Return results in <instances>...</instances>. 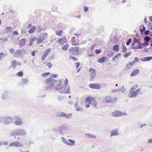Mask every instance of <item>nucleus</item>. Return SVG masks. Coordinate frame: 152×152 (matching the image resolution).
<instances>
[{
    "label": "nucleus",
    "instance_id": "2eb2a0df",
    "mask_svg": "<svg viewBox=\"0 0 152 152\" xmlns=\"http://www.w3.org/2000/svg\"><path fill=\"white\" fill-rule=\"evenodd\" d=\"M90 72L91 79L90 80H94L95 77V70L93 68H91L89 70Z\"/></svg>",
    "mask_w": 152,
    "mask_h": 152
},
{
    "label": "nucleus",
    "instance_id": "0eeeda50",
    "mask_svg": "<svg viewBox=\"0 0 152 152\" xmlns=\"http://www.w3.org/2000/svg\"><path fill=\"white\" fill-rule=\"evenodd\" d=\"M14 124L16 126H20L23 124V122L22 119L18 115H15L13 117Z\"/></svg>",
    "mask_w": 152,
    "mask_h": 152
},
{
    "label": "nucleus",
    "instance_id": "5701e85b",
    "mask_svg": "<svg viewBox=\"0 0 152 152\" xmlns=\"http://www.w3.org/2000/svg\"><path fill=\"white\" fill-rule=\"evenodd\" d=\"M139 72V70L138 69L134 70L130 74L131 77L137 75Z\"/></svg>",
    "mask_w": 152,
    "mask_h": 152
},
{
    "label": "nucleus",
    "instance_id": "052dcab7",
    "mask_svg": "<svg viewBox=\"0 0 152 152\" xmlns=\"http://www.w3.org/2000/svg\"><path fill=\"white\" fill-rule=\"evenodd\" d=\"M49 74V72L45 73L42 74V76H46L48 75Z\"/></svg>",
    "mask_w": 152,
    "mask_h": 152
},
{
    "label": "nucleus",
    "instance_id": "f8f14e48",
    "mask_svg": "<svg viewBox=\"0 0 152 152\" xmlns=\"http://www.w3.org/2000/svg\"><path fill=\"white\" fill-rule=\"evenodd\" d=\"M23 145L21 143L18 141H15L11 142L9 145V146L10 147L14 146L19 147H21Z\"/></svg>",
    "mask_w": 152,
    "mask_h": 152
},
{
    "label": "nucleus",
    "instance_id": "4468645a",
    "mask_svg": "<svg viewBox=\"0 0 152 152\" xmlns=\"http://www.w3.org/2000/svg\"><path fill=\"white\" fill-rule=\"evenodd\" d=\"M95 100V98L93 97L88 96L86 98L84 102L85 103H88L90 104L91 102Z\"/></svg>",
    "mask_w": 152,
    "mask_h": 152
},
{
    "label": "nucleus",
    "instance_id": "6e6552de",
    "mask_svg": "<svg viewBox=\"0 0 152 152\" xmlns=\"http://www.w3.org/2000/svg\"><path fill=\"white\" fill-rule=\"evenodd\" d=\"M68 130V128L64 126H61L58 128V132L62 135L65 134Z\"/></svg>",
    "mask_w": 152,
    "mask_h": 152
},
{
    "label": "nucleus",
    "instance_id": "1a4fd4ad",
    "mask_svg": "<svg viewBox=\"0 0 152 152\" xmlns=\"http://www.w3.org/2000/svg\"><path fill=\"white\" fill-rule=\"evenodd\" d=\"M24 50L23 49H17L16 50L14 54V56L17 58H21L23 56V52Z\"/></svg>",
    "mask_w": 152,
    "mask_h": 152
},
{
    "label": "nucleus",
    "instance_id": "9d476101",
    "mask_svg": "<svg viewBox=\"0 0 152 152\" xmlns=\"http://www.w3.org/2000/svg\"><path fill=\"white\" fill-rule=\"evenodd\" d=\"M69 90L70 87L69 86L68 88L67 86H64L62 87H61V90L59 91V92L63 94L70 93Z\"/></svg>",
    "mask_w": 152,
    "mask_h": 152
},
{
    "label": "nucleus",
    "instance_id": "338daca9",
    "mask_svg": "<svg viewBox=\"0 0 152 152\" xmlns=\"http://www.w3.org/2000/svg\"><path fill=\"white\" fill-rule=\"evenodd\" d=\"M13 34L16 35H19V34L17 31H14L13 32Z\"/></svg>",
    "mask_w": 152,
    "mask_h": 152
},
{
    "label": "nucleus",
    "instance_id": "680f3d73",
    "mask_svg": "<svg viewBox=\"0 0 152 152\" xmlns=\"http://www.w3.org/2000/svg\"><path fill=\"white\" fill-rule=\"evenodd\" d=\"M4 55V56H5V54L2 52L0 53V60H1V58L3 57L2 55Z\"/></svg>",
    "mask_w": 152,
    "mask_h": 152
},
{
    "label": "nucleus",
    "instance_id": "4be33fe9",
    "mask_svg": "<svg viewBox=\"0 0 152 152\" xmlns=\"http://www.w3.org/2000/svg\"><path fill=\"white\" fill-rule=\"evenodd\" d=\"M48 36V34L47 33H42L40 35V38H41L44 41Z\"/></svg>",
    "mask_w": 152,
    "mask_h": 152
},
{
    "label": "nucleus",
    "instance_id": "de8ad7c7",
    "mask_svg": "<svg viewBox=\"0 0 152 152\" xmlns=\"http://www.w3.org/2000/svg\"><path fill=\"white\" fill-rule=\"evenodd\" d=\"M44 40L40 38L39 39H37V44H39L42 43Z\"/></svg>",
    "mask_w": 152,
    "mask_h": 152
},
{
    "label": "nucleus",
    "instance_id": "13d9d810",
    "mask_svg": "<svg viewBox=\"0 0 152 152\" xmlns=\"http://www.w3.org/2000/svg\"><path fill=\"white\" fill-rule=\"evenodd\" d=\"M101 86L99 84H96V89H99L100 88Z\"/></svg>",
    "mask_w": 152,
    "mask_h": 152
},
{
    "label": "nucleus",
    "instance_id": "f704fd0d",
    "mask_svg": "<svg viewBox=\"0 0 152 152\" xmlns=\"http://www.w3.org/2000/svg\"><path fill=\"white\" fill-rule=\"evenodd\" d=\"M36 39H37V38L35 37L31 38L29 41V45H32L33 44V42L35 41Z\"/></svg>",
    "mask_w": 152,
    "mask_h": 152
},
{
    "label": "nucleus",
    "instance_id": "f03ea898",
    "mask_svg": "<svg viewBox=\"0 0 152 152\" xmlns=\"http://www.w3.org/2000/svg\"><path fill=\"white\" fill-rule=\"evenodd\" d=\"M26 132L24 129H18L14 130L10 133V134L12 136L18 135L24 136L26 135Z\"/></svg>",
    "mask_w": 152,
    "mask_h": 152
},
{
    "label": "nucleus",
    "instance_id": "7ed1b4c3",
    "mask_svg": "<svg viewBox=\"0 0 152 152\" xmlns=\"http://www.w3.org/2000/svg\"><path fill=\"white\" fill-rule=\"evenodd\" d=\"M12 118L10 116H4L0 117V122L5 124H10L12 122Z\"/></svg>",
    "mask_w": 152,
    "mask_h": 152
},
{
    "label": "nucleus",
    "instance_id": "774afa93",
    "mask_svg": "<svg viewBox=\"0 0 152 152\" xmlns=\"http://www.w3.org/2000/svg\"><path fill=\"white\" fill-rule=\"evenodd\" d=\"M36 52L34 51L32 52L31 55L32 56H35V53Z\"/></svg>",
    "mask_w": 152,
    "mask_h": 152
},
{
    "label": "nucleus",
    "instance_id": "aec40b11",
    "mask_svg": "<svg viewBox=\"0 0 152 152\" xmlns=\"http://www.w3.org/2000/svg\"><path fill=\"white\" fill-rule=\"evenodd\" d=\"M1 98L5 100L9 98L8 95V92L7 91H5L3 93Z\"/></svg>",
    "mask_w": 152,
    "mask_h": 152
},
{
    "label": "nucleus",
    "instance_id": "6ab92c4d",
    "mask_svg": "<svg viewBox=\"0 0 152 152\" xmlns=\"http://www.w3.org/2000/svg\"><path fill=\"white\" fill-rule=\"evenodd\" d=\"M21 64V63L20 62L17 61L16 60H14L11 62V65L14 68H15L16 65L20 66Z\"/></svg>",
    "mask_w": 152,
    "mask_h": 152
},
{
    "label": "nucleus",
    "instance_id": "3c124183",
    "mask_svg": "<svg viewBox=\"0 0 152 152\" xmlns=\"http://www.w3.org/2000/svg\"><path fill=\"white\" fill-rule=\"evenodd\" d=\"M0 40H3L4 42H5L7 41L8 40V39L7 38H0Z\"/></svg>",
    "mask_w": 152,
    "mask_h": 152
},
{
    "label": "nucleus",
    "instance_id": "20e7f679",
    "mask_svg": "<svg viewBox=\"0 0 152 152\" xmlns=\"http://www.w3.org/2000/svg\"><path fill=\"white\" fill-rule=\"evenodd\" d=\"M56 82V81L52 77L48 78L45 80V83L46 84L49 86H46L45 88L46 90L49 89L51 88V87Z\"/></svg>",
    "mask_w": 152,
    "mask_h": 152
},
{
    "label": "nucleus",
    "instance_id": "a18cd8bd",
    "mask_svg": "<svg viewBox=\"0 0 152 152\" xmlns=\"http://www.w3.org/2000/svg\"><path fill=\"white\" fill-rule=\"evenodd\" d=\"M22 81L23 83L25 84L28 82V80L27 79H22Z\"/></svg>",
    "mask_w": 152,
    "mask_h": 152
},
{
    "label": "nucleus",
    "instance_id": "423d86ee",
    "mask_svg": "<svg viewBox=\"0 0 152 152\" xmlns=\"http://www.w3.org/2000/svg\"><path fill=\"white\" fill-rule=\"evenodd\" d=\"M61 140L62 142L68 146H73L75 144V142L74 140L70 139L66 140L64 137L61 138Z\"/></svg>",
    "mask_w": 152,
    "mask_h": 152
},
{
    "label": "nucleus",
    "instance_id": "a211bd4d",
    "mask_svg": "<svg viewBox=\"0 0 152 152\" xmlns=\"http://www.w3.org/2000/svg\"><path fill=\"white\" fill-rule=\"evenodd\" d=\"M67 39L65 37L60 38L57 41V42H58L60 44L63 45L66 42Z\"/></svg>",
    "mask_w": 152,
    "mask_h": 152
},
{
    "label": "nucleus",
    "instance_id": "bf43d9fd",
    "mask_svg": "<svg viewBox=\"0 0 152 152\" xmlns=\"http://www.w3.org/2000/svg\"><path fill=\"white\" fill-rule=\"evenodd\" d=\"M52 10L53 11H56L57 10V8L56 6H53L52 8Z\"/></svg>",
    "mask_w": 152,
    "mask_h": 152
},
{
    "label": "nucleus",
    "instance_id": "e433bc0d",
    "mask_svg": "<svg viewBox=\"0 0 152 152\" xmlns=\"http://www.w3.org/2000/svg\"><path fill=\"white\" fill-rule=\"evenodd\" d=\"M62 33V30H60L59 31H56V34L58 36H61V34Z\"/></svg>",
    "mask_w": 152,
    "mask_h": 152
},
{
    "label": "nucleus",
    "instance_id": "e2e57ef3",
    "mask_svg": "<svg viewBox=\"0 0 152 152\" xmlns=\"http://www.w3.org/2000/svg\"><path fill=\"white\" fill-rule=\"evenodd\" d=\"M52 131L54 132L58 131V128H54L52 129Z\"/></svg>",
    "mask_w": 152,
    "mask_h": 152
},
{
    "label": "nucleus",
    "instance_id": "a19ab883",
    "mask_svg": "<svg viewBox=\"0 0 152 152\" xmlns=\"http://www.w3.org/2000/svg\"><path fill=\"white\" fill-rule=\"evenodd\" d=\"M122 49L123 52H126L127 50V48L124 45H122Z\"/></svg>",
    "mask_w": 152,
    "mask_h": 152
},
{
    "label": "nucleus",
    "instance_id": "09e8293b",
    "mask_svg": "<svg viewBox=\"0 0 152 152\" xmlns=\"http://www.w3.org/2000/svg\"><path fill=\"white\" fill-rule=\"evenodd\" d=\"M68 83V80L67 79H66L65 80V81H64V86H67Z\"/></svg>",
    "mask_w": 152,
    "mask_h": 152
},
{
    "label": "nucleus",
    "instance_id": "39448f33",
    "mask_svg": "<svg viewBox=\"0 0 152 152\" xmlns=\"http://www.w3.org/2000/svg\"><path fill=\"white\" fill-rule=\"evenodd\" d=\"M132 46L133 49H134L141 48V46L140 44L139 40L137 39L135 37H134L133 39Z\"/></svg>",
    "mask_w": 152,
    "mask_h": 152
},
{
    "label": "nucleus",
    "instance_id": "bb28decb",
    "mask_svg": "<svg viewBox=\"0 0 152 152\" xmlns=\"http://www.w3.org/2000/svg\"><path fill=\"white\" fill-rule=\"evenodd\" d=\"M12 28L10 27H7L5 29L4 31L5 34H7L9 32H11Z\"/></svg>",
    "mask_w": 152,
    "mask_h": 152
},
{
    "label": "nucleus",
    "instance_id": "393cba45",
    "mask_svg": "<svg viewBox=\"0 0 152 152\" xmlns=\"http://www.w3.org/2000/svg\"><path fill=\"white\" fill-rule=\"evenodd\" d=\"M152 59V57H147L141 59L140 60L142 61H149Z\"/></svg>",
    "mask_w": 152,
    "mask_h": 152
},
{
    "label": "nucleus",
    "instance_id": "c9c22d12",
    "mask_svg": "<svg viewBox=\"0 0 152 152\" xmlns=\"http://www.w3.org/2000/svg\"><path fill=\"white\" fill-rule=\"evenodd\" d=\"M69 47V45L66 44V45H64V46H63L62 47V50H63L64 51H66L67 50V48Z\"/></svg>",
    "mask_w": 152,
    "mask_h": 152
},
{
    "label": "nucleus",
    "instance_id": "7c9ffc66",
    "mask_svg": "<svg viewBox=\"0 0 152 152\" xmlns=\"http://www.w3.org/2000/svg\"><path fill=\"white\" fill-rule=\"evenodd\" d=\"M145 26L143 25L140 26V29L142 34L144 31H145Z\"/></svg>",
    "mask_w": 152,
    "mask_h": 152
},
{
    "label": "nucleus",
    "instance_id": "cd10ccee",
    "mask_svg": "<svg viewBox=\"0 0 152 152\" xmlns=\"http://www.w3.org/2000/svg\"><path fill=\"white\" fill-rule=\"evenodd\" d=\"M36 29V26H32V27L29 29L28 32L29 33H34Z\"/></svg>",
    "mask_w": 152,
    "mask_h": 152
},
{
    "label": "nucleus",
    "instance_id": "5fc2aeb1",
    "mask_svg": "<svg viewBox=\"0 0 152 152\" xmlns=\"http://www.w3.org/2000/svg\"><path fill=\"white\" fill-rule=\"evenodd\" d=\"M88 10V9L87 7H84V11L85 12H86Z\"/></svg>",
    "mask_w": 152,
    "mask_h": 152
},
{
    "label": "nucleus",
    "instance_id": "37998d69",
    "mask_svg": "<svg viewBox=\"0 0 152 152\" xmlns=\"http://www.w3.org/2000/svg\"><path fill=\"white\" fill-rule=\"evenodd\" d=\"M75 109L77 111H82L83 110L82 108L78 106L75 107Z\"/></svg>",
    "mask_w": 152,
    "mask_h": 152
},
{
    "label": "nucleus",
    "instance_id": "c03bdc74",
    "mask_svg": "<svg viewBox=\"0 0 152 152\" xmlns=\"http://www.w3.org/2000/svg\"><path fill=\"white\" fill-rule=\"evenodd\" d=\"M89 87L93 89H95V84H90L89 85Z\"/></svg>",
    "mask_w": 152,
    "mask_h": 152
},
{
    "label": "nucleus",
    "instance_id": "6e6d98bb",
    "mask_svg": "<svg viewBox=\"0 0 152 152\" xmlns=\"http://www.w3.org/2000/svg\"><path fill=\"white\" fill-rule=\"evenodd\" d=\"M70 58L72 59L74 61H76L77 60V59L74 56L70 57Z\"/></svg>",
    "mask_w": 152,
    "mask_h": 152
},
{
    "label": "nucleus",
    "instance_id": "ddd939ff",
    "mask_svg": "<svg viewBox=\"0 0 152 152\" xmlns=\"http://www.w3.org/2000/svg\"><path fill=\"white\" fill-rule=\"evenodd\" d=\"M71 52L74 55H78L79 53V49L78 48L75 47L72 48L70 49Z\"/></svg>",
    "mask_w": 152,
    "mask_h": 152
},
{
    "label": "nucleus",
    "instance_id": "a878e982",
    "mask_svg": "<svg viewBox=\"0 0 152 152\" xmlns=\"http://www.w3.org/2000/svg\"><path fill=\"white\" fill-rule=\"evenodd\" d=\"M107 59V58L105 57H103L99 59H98V61L100 63H104Z\"/></svg>",
    "mask_w": 152,
    "mask_h": 152
},
{
    "label": "nucleus",
    "instance_id": "ea45409f",
    "mask_svg": "<svg viewBox=\"0 0 152 152\" xmlns=\"http://www.w3.org/2000/svg\"><path fill=\"white\" fill-rule=\"evenodd\" d=\"M41 30L42 28L41 27V26L40 25H39L36 29L37 32H39L41 31Z\"/></svg>",
    "mask_w": 152,
    "mask_h": 152
},
{
    "label": "nucleus",
    "instance_id": "dca6fc26",
    "mask_svg": "<svg viewBox=\"0 0 152 152\" xmlns=\"http://www.w3.org/2000/svg\"><path fill=\"white\" fill-rule=\"evenodd\" d=\"M50 49H48L45 51L42 58V61H44L48 55L50 53Z\"/></svg>",
    "mask_w": 152,
    "mask_h": 152
},
{
    "label": "nucleus",
    "instance_id": "9b49d317",
    "mask_svg": "<svg viewBox=\"0 0 152 152\" xmlns=\"http://www.w3.org/2000/svg\"><path fill=\"white\" fill-rule=\"evenodd\" d=\"M112 115L113 117H118L123 115H126V114L120 111H115L112 113Z\"/></svg>",
    "mask_w": 152,
    "mask_h": 152
},
{
    "label": "nucleus",
    "instance_id": "f3484780",
    "mask_svg": "<svg viewBox=\"0 0 152 152\" xmlns=\"http://www.w3.org/2000/svg\"><path fill=\"white\" fill-rule=\"evenodd\" d=\"M77 37H73L71 39V42L72 44L74 45H76L78 44V42L77 40Z\"/></svg>",
    "mask_w": 152,
    "mask_h": 152
},
{
    "label": "nucleus",
    "instance_id": "473e14b6",
    "mask_svg": "<svg viewBox=\"0 0 152 152\" xmlns=\"http://www.w3.org/2000/svg\"><path fill=\"white\" fill-rule=\"evenodd\" d=\"M72 114L71 113L68 114L65 113L64 118H65L68 119H70L72 118Z\"/></svg>",
    "mask_w": 152,
    "mask_h": 152
},
{
    "label": "nucleus",
    "instance_id": "69168bd1",
    "mask_svg": "<svg viewBox=\"0 0 152 152\" xmlns=\"http://www.w3.org/2000/svg\"><path fill=\"white\" fill-rule=\"evenodd\" d=\"M75 64L76 65V68L77 69L80 65V63L79 62H76L75 63Z\"/></svg>",
    "mask_w": 152,
    "mask_h": 152
},
{
    "label": "nucleus",
    "instance_id": "8fccbe9b",
    "mask_svg": "<svg viewBox=\"0 0 152 152\" xmlns=\"http://www.w3.org/2000/svg\"><path fill=\"white\" fill-rule=\"evenodd\" d=\"M145 40L146 42H149L150 40V38L149 37L147 36L145 38Z\"/></svg>",
    "mask_w": 152,
    "mask_h": 152
},
{
    "label": "nucleus",
    "instance_id": "79ce46f5",
    "mask_svg": "<svg viewBox=\"0 0 152 152\" xmlns=\"http://www.w3.org/2000/svg\"><path fill=\"white\" fill-rule=\"evenodd\" d=\"M131 54V52L126 53L124 55V57L127 58L129 56H130Z\"/></svg>",
    "mask_w": 152,
    "mask_h": 152
},
{
    "label": "nucleus",
    "instance_id": "c85d7f7f",
    "mask_svg": "<svg viewBox=\"0 0 152 152\" xmlns=\"http://www.w3.org/2000/svg\"><path fill=\"white\" fill-rule=\"evenodd\" d=\"M133 63L132 62H129L128 63H127L126 66V67L128 69H129L131 68L133 65Z\"/></svg>",
    "mask_w": 152,
    "mask_h": 152
},
{
    "label": "nucleus",
    "instance_id": "b1692460",
    "mask_svg": "<svg viewBox=\"0 0 152 152\" xmlns=\"http://www.w3.org/2000/svg\"><path fill=\"white\" fill-rule=\"evenodd\" d=\"M58 84L56 86L55 89L56 90H60V91L61 88V85L62 83V81L61 80H60L58 81Z\"/></svg>",
    "mask_w": 152,
    "mask_h": 152
},
{
    "label": "nucleus",
    "instance_id": "412c9836",
    "mask_svg": "<svg viewBox=\"0 0 152 152\" xmlns=\"http://www.w3.org/2000/svg\"><path fill=\"white\" fill-rule=\"evenodd\" d=\"M26 42V40L25 39L23 38L21 39L19 42L20 46V47L24 46Z\"/></svg>",
    "mask_w": 152,
    "mask_h": 152
},
{
    "label": "nucleus",
    "instance_id": "603ef678",
    "mask_svg": "<svg viewBox=\"0 0 152 152\" xmlns=\"http://www.w3.org/2000/svg\"><path fill=\"white\" fill-rule=\"evenodd\" d=\"M132 41V39H129L127 42L126 43V45H129L130 43Z\"/></svg>",
    "mask_w": 152,
    "mask_h": 152
},
{
    "label": "nucleus",
    "instance_id": "4c0bfd02",
    "mask_svg": "<svg viewBox=\"0 0 152 152\" xmlns=\"http://www.w3.org/2000/svg\"><path fill=\"white\" fill-rule=\"evenodd\" d=\"M85 134L89 138H95V136L94 135H92L89 134Z\"/></svg>",
    "mask_w": 152,
    "mask_h": 152
},
{
    "label": "nucleus",
    "instance_id": "864d4df0",
    "mask_svg": "<svg viewBox=\"0 0 152 152\" xmlns=\"http://www.w3.org/2000/svg\"><path fill=\"white\" fill-rule=\"evenodd\" d=\"M101 51V50L100 49L96 50V54H98L100 53Z\"/></svg>",
    "mask_w": 152,
    "mask_h": 152
},
{
    "label": "nucleus",
    "instance_id": "49530a36",
    "mask_svg": "<svg viewBox=\"0 0 152 152\" xmlns=\"http://www.w3.org/2000/svg\"><path fill=\"white\" fill-rule=\"evenodd\" d=\"M16 75L21 77L23 75V73L22 71L19 72L16 74Z\"/></svg>",
    "mask_w": 152,
    "mask_h": 152
},
{
    "label": "nucleus",
    "instance_id": "72a5a7b5",
    "mask_svg": "<svg viewBox=\"0 0 152 152\" xmlns=\"http://www.w3.org/2000/svg\"><path fill=\"white\" fill-rule=\"evenodd\" d=\"M65 113L62 112H58L57 113V115L64 118Z\"/></svg>",
    "mask_w": 152,
    "mask_h": 152
},
{
    "label": "nucleus",
    "instance_id": "58836bf2",
    "mask_svg": "<svg viewBox=\"0 0 152 152\" xmlns=\"http://www.w3.org/2000/svg\"><path fill=\"white\" fill-rule=\"evenodd\" d=\"M121 55V54L120 53H118L117 55L115 56L114 57H113V60L114 61L115 60V59L116 58H118Z\"/></svg>",
    "mask_w": 152,
    "mask_h": 152
},
{
    "label": "nucleus",
    "instance_id": "0e129e2a",
    "mask_svg": "<svg viewBox=\"0 0 152 152\" xmlns=\"http://www.w3.org/2000/svg\"><path fill=\"white\" fill-rule=\"evenodd\" d=\"M47 66L49 68H50L52 66V65L51 63H48L47 64Z\"/></svg>",
    "mask_w": 152,
    "mask_h": 152
},
{
    "label": "nucleus",
    "instance_id": "2f4dec72",
    "mask_svg": "<svg viewBox=\"0 0 152 152\" xmlns=\"http://www.w3.org/2000/svg\"><path fill=\"white\" fill-rule=\"evenodd\" d=\"M118 134V132L117 130H114L112 132L110 135V137L112 136H115Z\"/></svg>",
    "mask_w": 152,
    "mask_h": 152
},
{
    "label": "nucleus",
    "instance_id": "4d7b16f0",
    "mask_svg": "<svg viewBox=\"0 0 152 152\" xmlns=\"http://www.w3.org/2000/svg\"><path fill=\"white\" fill-rule=\"evenodd\" d=\"M9 51L10 52V53H12V54H13L14 53V50L13 48L10 49L9 50Z\"/></svg>",
    "mask_w": 152,
    "mask_h": 152
},
{
    "label": "nucleus",
    "instance_id": "f257e3e1",
    "mask_svg": "<svg viewBox=\"0 0 152 152\" xmlns=\"http://www.w3.org/2000/svg\"><path fill=\"white\" fill-rule=\"evenodd\" d=\"M138 87L137 84L134 85V86L132 87L130 89L129 94H128V97L130 98L135 97H137L138 94H141V90L140 88H138L135 91H134Z\"/></svg>",
    "mask_w": 152,
    "mask_h": 152
},
{
    "label": "nucleus",
    "instance_id": "c756f323",
    "mask_svg": "<svg viewBox=\"0 0 152 152\" xmlns=\"http://www.w3.org/2000/svg\"><path fill=\"white\" fill-rule=\"evenodd\" d=\"M113 50L115 52H118L119 50V45H114L113 48Z\"/></svg>",
    "mask_w": 152,
    "mask_h": 152
}]
</instances>
